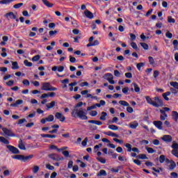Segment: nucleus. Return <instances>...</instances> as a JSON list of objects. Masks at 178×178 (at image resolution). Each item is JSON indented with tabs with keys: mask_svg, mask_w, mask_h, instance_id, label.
I'll return each instance as SVG.
<instances>
[{
	"mask_svg": "<svg viewBox=\"0 0 178 178\" xmlns=\"http://www.w3.org/2000/svg\"><path fill=\"white\" fill-rule=\"evenodd\" d=\"M101 147H102V144L96 145L94 147L95 152H97L98 151L99 148H101Z\"/></svg>",
	"mask_w": 178,
	"mask_h": 178,
	"instance_id": "obj_56",
	"label": "nucleus"
},
{
	"mask_svg": "<svg viewBox=\"0 0 178 178\" xmlns=\"http://www.w3.org/2000/svg\"><path fill=\"white\" fill-rule=\"evenodd\" d=\"M51 158L54 161H63V157L59 158V156H56V155H52V156H51Z\"/></svg>",
	"mask_w": 178,
	"mask_h": 178,
	"instance_id": "obj_31",
	"label": "nucleus"
},
{
	"mask_svg": "<svg viewBox=\"0 0 178 178\" xmlns=\"http://www.w3.org/2000/svg\"><path fill=\"white\" fill-rule=\"evenodd\" d=\"M104 134L106 136H109L110 137H119V136L111 131H108L107 132H104Z\"/></svg>",
	"mask_w": 178,
	"mask_h": 178,
	"instance_id": "obj_17",
	"label": "nucleus"
},
{
	"mask_svg": "<svg viewBox=\"0 0 178 178\" xmlns=\"http://www.w3.org/2000/svg\"><path fill=\"white\" fill-rule=\"evenodd\" d=\"M83 105H86V103H83V102H80L74 106V110L80 109Z\"/></svg>",
	"mask_w": 178,
	"mask_h": 178,
	"instance_id": "obj_26",
	"label": "nucleus"
},
{
	"mask_svg": "<svg viewBox=\"0 0 178 178\" xmlns=\"http://www.w3.org/2000/svg\"><path fill=\"white\" fill-rule=\"evenodd\" d=\"M83 13L88 19H94V14L91 11L86 10Z\"/></svg>",
	"mask_w": 178,
	"mask_h": 178,
	"instance_id": "obj_10",
	"label": "nucleus"
},
{
	"mask_svg": "<svg viewBox=\"0 0 178 178\" xmlns=\"http://www.w3.org/2000/svg\"><path fill=\"white\" fill-rule=\"evenodd\" d=\"M130 129H136L138 127V122L137 121H133L131 122L129 124Z\"/></svg>",
	"mask_w": 178,
	"mask_h": 178,
	"instance_id": "obj_11",
	"label": "nucleus"
},
{
	"mask_svg": "<svg viewBox=\"0 0 178 178\" xmlns=\"http://www.w3.org/2000/svg\"><path fill=\"white\" fill-rule=\"evenodd\" d=\"M172 44L174 45V49L175 51H178V41H177V40H173Z\"/></svg>",
	"mask_w": 178,
	"mask_h": 178,
	"instance_id": "obj_39",
	"label": "nucleus"
},
{
	"mask_svg": "<svg viewBox=\"0 0 178 178\" xmlns=\"http://www.w3.org/2000/svg\"><path fill=\"white\" fill-rule=\"evenodd\" d=\"M106 171H105V170H100L99 172L97 174V176L99 177L101 176H106Z\"/></svg>",
	"mask_w": 178,
	"mask_h": 178,
	"instance_id": "obj_25",
	"label": "nucleus"
},
{
	"mask_svg": "<svg viewBox=\"0 0 178 178\" xmlns=\"http://www.w3.org/2000/svg\"><path fill=\"white\" fill-rule=\"evenodd\" d=\"M55 104H56V102H55V101H52L51 103L47 104L46 106H47V109H51V108H54V106H55Z\"/></svg>",
	"mask_w": 178,
	"mask_h": 178,
	"instance_id": "obj_24",
	"label": "nucleus"
},
{
	"mask_svg": "<svg viewBox=\"0 0 178 178\" xmlns=\"http://www.w3.org/2000/svg\"><path fill=\"white\" fill-rule=\"evenodd\" d=\"M71 115L72 118H79L81 120H87L88 119L86 109H83V108H80L77 110H73Z\"/></svg>",
	"mask_w": 178,
	"mask_h": 178,
	"instance_id": "obj_1",
	"label": "nucleus"
},
{
	"mask_svg": "<svg viewBox=\"0 0 178 178\" xmlns=\"http://www.w3.org/2000/svg\"><path fill=\"white\" fill-rule=\"evenodd\" d=\"M127 112H128V113H133V112H134V110L131 107L128 106L127 107Z\"/></svg>",
	"mask_w": 178,
	"mask_h": 178,
	"instance_id": "obj_55",
	"label": "nucleus"
},
{
	"mask_svg": "<svg viewBox=\"0 0 178 178\" xmlns=\"http://www.w3.org/2000/svg\"><path fill=\"white\" fill-rule=\"evenodd\" d=\"M55 117L52 115H49L47 118H46V122H54Z\"/></svg>",
	"mask_w": 178,
	"mask_h": 178,
	"instance_id": "obj_37",
	"label": "nucleus"
},
{
	"mask_svg": "<svg viewBox=\"0 0 178 178\" xmlns=\"http://www.w3.org/2000/svg\"><path fill=\"white\" fill-rule=\"evenodd\" d=\"M140 45L143 48V49H146L147 50L149 48L148 44L147 43L140 42Z\"/></svg>",
	"mask_w": 178,
	"mask_h": 178,
	"instance_id": "obj_49",
	"label": "nucleus"
},
{
	"mask_svg": "<svg viewBox=\"0 0 178 178\" xmlns=\"http://www.w3.org/2000/svg\"><path fill=\"white\" fill-rule=\"evenodd\" d=\"M87 143H88V138H85V139L81 143L83 147H86L87 145Z\"/></svg>",
	"mask_w": 178,
	"mask_h": 178,
	"instance_id": "obj_53",
	"label": "nucleus"
},
{
	"mask_svg": "<svg viewBox=\"0 0 178 178\" xmlns=\"http://www.w3.org/2000/svg\"><path fill=\"white\" fill-rule=\"evenodd\" d=\"M172 119L175 122H177V120H178V113H177V111H172Z\"/></svg>",
	"mask_w": 178,
	"mask_h": 178,
	"instance_id": "obj_29",
	"label": "nucleus"
},
{
	"mask_svg": "<svg viewBox=\"0 0 178 178\" xmlns=\"http://www.w3.org/2000/svg\"><path fill=\"white\" fill-rule=\"evenodd\" d=\"M18 147L19 149H23V150L26 149V146H24V144H23V140H22V139H20L19 142Z\"/></svg>",
	"mask_w": 178,
	"mask_h": 178,
	"instance_id": "obj_27",
	"label": "nucleus"
},
{
	"mask_svg": "<svg viewBox=\"0 0 178 178\" xmlns=\"http://www.w3.org/2000/svg\"><path fill=\"white\" fill-rule=\"evenodd\" d=\"M120 105H122V106H129L130 104L124 100H121L119 102Z\"/></svg>",
	"mask_w": 178,
	"mask_h": 178,
	"instance_id": "obj_36",
	"label": "nucleus"
},
{
	"mask_svg": "<svg viewBox=\"0 0 178 178\" xmlns=\"http://www.w3.org/2000/svg\"><path fill=\"white\" fill-rule=\"evenodd\" d=\"M171 94H172V92H170V91L164 92V93H163V98H164V99L165 101H168L169 100V97H169Z\"/></svg>",
	"mask_w": 178,
	"mask_h": 178,
	"instance_id": "obj_20",
	"label": "nucleus"
},
{
	"mask_svg": "<svg viewBox=\"0 0 178 178\" xmlns=\"http://www.w3.org/2000/svg\"><path fill=\"white\" fill-rule=\"evenodd\" d=\"M46 168H47L49 170H54V169H55V167H54V165H51L50 164H47V165H46Z\"/></svg>",
	"mask_w": 178,
	"mask_h": 178,
	"instance_id": "obj_57",
	"label": "nucleus"
},
{
	"mask_svg": "<svg viewBox=\"0 0 178 178\" xmlns=\"http://www.w3.org/2000/svg\"><path fill=\"white\" fill-rule=\"evenodd\" d=\"M165 155H161L159 156V162H160V163H163V162H165Z\"/></svg>",
	"mask_w": 178,
	"mask_h": 178,
	"instance_id": "obj_45",
	"label": "nucleus"
},
{
	"mask_svg": "<svg viewBox=\"0 0 178 178\" xmlns=\"http://www.w3.org/2000/svg\"><path fill=\"white\" fill-rule=\"evenodd\" d=\"M138 158L139 159H148V157H147V155L144 154H140L138 156Z\"/></svg>",
	"mask_w": 178,
	"mask_h": 178,
	"instance_id": "obj_42",
	"label": "nucleus"
},
{
	"mask_svg": "<svg viewBox=\"0 0 178 178\" xmlns=\"http://www.w3.org/2000/svg\"><path fill=\"white\" fill-rule=\"evenodd\" d=\"M126 148H127V151L128 152H131V150L133 149V148H131V145L130 143H127L125 145Z\"/></svg>",
	"mask_w": 178,
	"mask_h": 178,
	"instance_id": "obj_43",
	"label": "nucleus"
},
{
	"mask_svg": "<svg viewBox=\"0 0 178 178\" xmlns=\"http://www.w3.org/2000/svg\"><path fill=\"white\" fill-rule=\"evenodd\" d=\"M171 148L173 149L172 151H178V144L176 143V141L172 142Z\"/></svg>",
	"mask_w": 178,
	"mask_h": 178,
	"instance_id": "obj_28",
	"label": "nucleus"
},
{
	"mask_svg": "<svg viewBox=\"0 0 178 178\" xmlns=\"http://www.w3.org/2000/svg\"><path fill=\"white\" fill-rule=\"evenodd\" d=\"M0 142L3 143V144H6L7 145L9 144V140L3 136H0Z\"/></svg>",
	"mask_w": 178,
	"mask_h": 178,
	"instance_id": "obj_30",
	"label": "nucleus"
},
{
	"mask_svg": "<svg viewBox=\"0 0 178 178\" xmlns=\"http://www.w3.org/2000/svg\"><path fill=\"white\" fill-rule=\"evenodd\" d=\"M42 91H56L57 88L51 86L49 82H43L42 83V86L40 87Z\"/></svg>",
	"mask_w": 178,
	"mask_h": 178,
	"instance_id": "obj_2",
	"label": "nucleus"
},
{
	"mask_svg": "<svg viewBox=\"0 0 178 178\" xmlns=\"http://www.w3.org/2000/svg\"><path fill=\"white\" fill-rule=\"evenodd\" d=\"M106 116H108V114L105 111L102 112L100 120H106Z\"/></svg>",
	"mask_w": 178,
	"mask_h": 178,
	"instance_id": "obj_33",
	"label": "nucleus"
},
{
	"mask_svg": "<svg viewBox=\"0 0 178 178\" xmlns=\"http://www.w3.org/2000/svg\"><path fill=\"white\" fill-rule=\"evenodd\" d=\"M153 124H154L159 130H163V127H162L163 123L162 121H154Z\"/></svg>",
	"mask_w": 178,
	"mask_h": 178,
	"instance_id": "obj_7",
	"label": "nucleus"
},
{
	"mask_svg": "<svg viewBox=\"0 0 178 178\" xmlns=\"http://www.w3.org/2000/svg\"><path fill=\"white\" fill-rule=\"evenodd\" d=\"M14 84H15V81H13V80H10V81L6 82V86H8V87L12 86Z\"/></svg>",
	"mask_w": 178,
	"mask_h": 178,
	"instance_id": "obj_54",
	"label": "nucleus"
},
{
	"mask_svg": "<svg viewBox=\"0 0 178 178\" xmlns=\"http://www.w3.org/2000/svg\"><path fill=\"white\" fill-rule=\"evenodd\" d=\"M105 80H107L110 84H115V81L113 80V74L111 73H107L103 76Z\"/></svg>",
	"mask_w": 178,
	"mask_h": 178,
	"instance_id": "obj_4",
	"label": "nucleus"
},
{
	"mask_svg": "<svg viewBox=\"0 0 178 178\" xmlns=\"http://www.w3.org/2000/svg\"><path fill=\"white\" fill-rule=\"evenodd\" d=\"M34 156L33 154H31L27 156H24V162H26V161H29V159H31Z\"/></svg>",
	"mask_w": 178,
	"mask_h": 178,
	"instance_id": "obj_51",
	"label": "nucleus"
},
{
	"mask_svg": "<svg viewBox=\"0 0 178 178\" xmlns=\"http://www.w3.org/2000/svg\"><path fill=\"white\" fill-rule=\"evenodd\" d=\"M145 99L147 104H149V105H152V106H154V100H152V99L149 96H146Z\"/></svg>",
	"mask_w": 178,
	"mask_h": 178,
	"instance_id": "obj_22",
	"label": "nucleus"
},
{
	"mask_svg": "<svg viewBox=\"0 0 178 178\" xmlns=\"http://www.w3.org/2000/svg\"><path fill=\"white\" fill-rule=\"evenodd\" d=\"M165 37H167V38H172V37H173V34H172V33L168 31L165 33Z\"/></svg>",
	"mask_w": 178,
	"mask_h": 178,
	"instance_id": "obj_61",
	"label": "nucleus"
},
{
	"mask_svg": "<svg viewBox=\"0 0 178 178\" xmlns=\"http://www.w3.org/2000/svg\"><path fill=\"white\" fill-rule=\"evenodd\" d=\"M2 40L3 41L1 42V45L3 46V45H6V42H8V41L9 40V37L4 35L2 37Z\"/></svg>",
	"mask_w": 178,
	"mask_h": 178,
	"instance_id": "obj_18",
	"label": "nucleus"
},
{
	"mask_svg": "<svg viewBox=\"0 0 178 178\" xmlns=\"http://www.w3.org/2000/svg\"><path fill=\"white\" fill-rule=\"evenodd\" d=\"M153 99V106H155V108H159V106L163 105V102L159 97H155Z\"/></svg>",
	"mask_w": 178,
	"mask_h": 178,
	"instance_id": "obj_3",
	"label": "nucleus"
},
{
	"mask_svg": "<svg viewBox=\"0 0 178 178\" xmlns=\"http://www.w3.org/2000/svg\"><path fill=\"white\" fill-rule=\"evenodd\" d=\"M108 129H110V130L116 131V130H119V127L113 124H110L108 125Z\"/></svg>",
	"mask_w": 178,
	"mask_h": 178,
	"instance_id": "obj_34",
	"label": "nucleus"
},
{
	"mask_svg": "<svg viewBox=\"0 0 178 178\" xmlns=\"http://www.w3.org/2000/svg\"><path fill=\"white\" fill-rule=\"evenodd\" d=\"M145 149L147 151L148 154H154V152H155V149L152 147H146Z\"/></svg>",
	"mask_w": 178,
	"mask_h": 178,
	"instance_id": "obj_40",
	"label": "nucleus"
},
{
	"mask_svg": "<svg viewBox=\"0 0 178 178\" xmlns=\"http://www.w3.org/2000/svg\"><path fill=\"white\" fill-rule=\"evenodd\" d=\"M40 55H36L32 58L33 62H37L38 60H40Z\"/></svg>",
	"mask_w": 178,
	"mask_h": 178,
	"instance_id": "obj_48",
	"label": "nucleus"
},
{
	"mask_svg": "<svg viewBox=\"0 0 178 178\" xmlns=\"http://www.w3.org/2000/svg\"><path fill=\"white\" fill-rule=\"evenodd\" d=\"M13 159H18V161H24V156L23 155H15L12 156Z\"/></svg>",
	"mask_w": 178,
	"mask_h": 178,
	"instance_id": "obj_23",
	"label": "nucleus"
},
{
	"mask_svg": "<svg viewBox=\"0 0 178 178\" xmlns=\"http://www.w3.org/2000/svg\"><path fill=\"white\" fill-rule=\"evenodd\" d=\"M171 178H178V175L177 172L170 173Z\"/></svg>",
	"mask_w": 178,
	"mask_h": 178,
	"instance_id": "obj_62",
	"label": "nucleus"
},
{
	"mask_svg": "<svg viewBox=\"0 0 178 178\" xmlns=\"http://www.w3.org/2000/svg\"><path fill=\"white\" fill-rule=\"evenodd\" d=\"M172 155H174V156H176V158H178V151L172 150Z\"/></svg>",
	"mask_w": 178,
	"mask_h": 178,
	"instance_id": "obj_63",
	"label": "nucleus"
},
{
	"mask_svg": "<svg viewBox=\"0 0 178 178\" xmlns=\"http://www.w3.org/2000/svg\"><path fill=\"white\" fill-rule=\"evenodd\" d=\"M12 63V67L13 70H17V69H19L20 67H19V63L17 61H10Z\"/></svg>",
	"mask_w": 178,
	"mask_h": 178,
	"instance_id": "obj_14",
	"label": "nucleus"
},
{
	"mask_svg": "<svg viewBox=\"0 0 178 178\" xmlns=\"http://www.w3.org/2000/svg\"><path fill=\"white\" fill-rule=\"evenodd\" d=\"M122 92H123V94H127V92H129V88L125 87V88H122Z\"/></svg>",
	"mask_w": 178,
	"mask_h": 178,
	"instance_id": "obj_64",
	"label": "nucleus"
},
{
	"mask_svg": "<svg viewBox=\"0 0 178 178\" xmlns=\"http://www.w3.org/2000/svg\"><path fill=\"white\" fill-rule=\"evenodd\" d=\"M119 169H120V167H118L116 168H111V172H112V173H118L119 172Z\"/></svg>",
	"mask_w": 178,
	"mask_h": 178,
	"instance_id": "obj_46",
	"label": "nucleus"
},
{
	"mask_svg": "<svg viewBox=\"0 0 178 178\" xmlns=\"http://www.w3.org/2000/svg\"><path fill=\"white\" fill-rule=\"evenodd\" d=\"M42 2H43L44 5H45V6H47V8H52L54 6V4L49 3L48 0H42Z\"/></svg>",
	"mask_w": 178,
	"mask_h": 178,
	"instance_id": "obj_21",
	"label": "nucleus"
},
{
	"mask_svg": "<svg viewBox=\"0 0 178 178\" xmlns=\"http://www.w3.org/2000/svg\"><path fill=\"white\" fill-rule=\"evenodd\" d=\"M12 2H15V0H1L0 1V4L9 5V3H12Z\"/></svg>",
	"mask_w": 178,
	"mask_h": 178,
	"instance_id": "obj_19",
	"label": "nucleus"
},
{
	"mask_svg": "<svg viewBox=\"0 0 178 178\" xmlns=\"http://www.w3.org/2000/svg\"><path fill=\"white\" fill-rule=\"evenodd\" d=\"M55 118L56 119H58V120H60V122H65L66 119V118L64 117L62 113H56Z\"/></svg>",
	"mask_w": 178,
	"mask_h": 178,
	"instance_id": "obj_6",
	"label": "nucleus"
},
{
	"mask_svg": "<svg viewBox=\"0 0 178 178\" xmlns=\"http://www.w3.org/2000/svg\"><path fill=\"white\" fill-rule=\"evenodd\" d=\"M40 136L43 138H56V136H55V135L41 134Z\"/></svg>",
	"mask_w": 178,
	"mask_h": 178,
	"instance_id": "obj_16",
	"label": "nucleus"
},
{
	"mask_svg": "<svg viewBox=\"0 0 178 178\" xmlns=\"http://www.w3.org/2000/svg\"><path fill=\"white\" fill-rule=\"evenodd\" d=\"M133 86H134L135 92H140V87L138 86V85L134 83H133Z\"/></svg>",
	"mask_w": 178,
	"mask_h": 178,
	"instance_id": "obj_38",
	"label": "nucleus"
},
{
	"mask_svg": "<svg viewBox=\"0 0 178 178\" xmlns=\"http://www.w3.org/2000/svg\"><path fill=\"white\" fill-rule=\"evenodd\" d=\"M24 64L25 66H26L27 67H31V66H33V63L29 62V60H24Z\"/></svg>",
	"mask_w": 178,
	"mask_h": 178,
	"instance_id": "obj_32",
	"label": "nucleus"
},
{
	"mask_svg": "<svg viewBox=\"0 0 178 178\" xmlns=\"http://www.w3.org/2000/svg\"><path fill=\"white\" fill-rule=\"evenodd\" d=\"M5 17H6V19H8V20H9L10 19H16V15L13 12L6 13L5 15Z\"/></svg>",
	"mask_w": 178,
	"mask_h": 178,
	"instance_id": "obj_12",
	"label": "nucleus"
},
{
	"mask_svg": "<svg viewBox=\"0 0 178 178\" xmlns=\"http://www.w3.org/2000/svg\"><path fill=\"white\" fill-rule=\"evenodd\" d=\"M7 148L8 149H9V151H10V152H12L13 154H19V149H17L15 147H13L12 145H7Z\"/></svg>",
	"mask_w": 178,
	"mask_h": 178,
	"instance_id": "obj_8",
	"label": "nucleus"
},
{
	"mask_svg": "<svg viewBox=\"0 0 178 178\" xmlns=\"http://www.w3.org/2000/svg\"><path fill=\"white\" fill-rule=\"evenodd\" d=\"M167 20L168 23H176V20L172 16H168Z\"/></svg>",
	"mask_w": 178,
	"mask_h": 178,
	"instance_id": "obj_41",
	"label": "nucleus"
},
{
	"mask_svg": "<svg viewBox=\"0 0 178 178\" xmlns=\"http://www.w3.org/2000/svg\"><path fill=\"white\" fill-rule=\"evenodd\" d=\"M148 59L150 65H154L155 63V60H154V58L152 56H149Z\"/></svg>",
	"mask_w": 178,
	"mask_h": 178,
	"instance_id": "obj_59",
	"label": "nucleus"
},
{
	"mask_svg": "<svg viewBox=\"0 0 178 178\" xmlns=\"http://www.w3.org/2000/svg\"><path fill=\"white\" fill-rule=\"evenodd\" d=\"M38 170H40V167H38V165H35V166L33 168V173H38Z\"/></svg>",
	"mask_w": 178,
	"mask_h": 178,
	"instance_id": "obj_50",
	"label": "nucleus"
},
{
	"mask_svg": "<svg viewBox=\"0 0 178 178\" xmlns=\"http://www.w3.org/2000/svg\"><path fill=\"white\" fill-rule=\"evenodd\" d=\"M96 159L98 162H100V163H106V159L102 157H97Z\"/></svg>",
	"mask_w": 178,
	"mask_h": 178,
	"instance_id": "obj_35",
	"label": "nucleus"
},
{
	"mask_svg": "<svg viewBox=\"0 0 178 178\" xmlns=\"http://www.w3.org/2000/svg\"><path fill=\"white\" fill-rule=\"evenodd\" d=\"M162 140L165 143H172V136L170 135H164Z\"/></svg>",
	"mask_w": 178,
	"mask_h": 178,
	"instance_id": "obj_13",
	"label": "nucleus"
},
{
	"mask_svg": "<svg viewBox=\"0 0 178 178\" xmlns=\"http://www.w3.org/2000/svg\"><path fill=\"white\" fill-rule=\"evenodd\" d=\"M22 6H23V3H19L17 4H15L13 6L14 9H19V8H22Z\"/></svg>",
	"mask_w": 178,
	"mask_h": 178,
	"instance_id": "obj_44",
	"label": "nucleus"
},
{
	"mask_svg": "<svg viewBox=\"0 0 178 178\" xmlns=\"http://www.w3.org/2000/svg\"><path fill=\"white\" fill-rule=\"evenodd\" d=\"M23 104V100L18 99L15 102V103L11 104L10 106H14L15 108H17V106H19V105H22Z\"/></svg>",
	"mask_w": 178,
	"mask_h": 178,
	"instance_id": "obj_15",
	"label": "nucleus"
},
{
	"mask_svg": "<svg viewBox=\"0 0 178 178\" xmlns=\"http://www.w3.org/2000/svg\"><path fill=\"white\" fill-rule=\"evenodd\" d=\"M143 66H144L143 63H138L136 65L138 70H141V67H143Z\"/></svg>",
	"mask_w": 178,
	"mask_h": 178,
	"instance_id": "obj_58",
	"label": "nucleus"
},
{
	"mask_svg": "<svg viewBox=\"0 0 178 178\" xmlns=\"http://www.w3.org/2000/svg\"><path fill=\"white\" fill-rule=\"evenodd\" d=\"M131 47L134 48V49H138V47L137 46V44H136V42H132L131 43Z\"/></svg>",
	"mask_w": 178,
	"mask_h": 178,
	"instance_id": "obj_60",
	"label": "nucleus"
},
{
	"mask_svg": "<svg viewBox=\"0 0 178 178\" xmlns=\"http://www.w3.org/2000/svg\"><path fill=\"white\" fill-rule=\"evenodd\" d=\"M22 83L24 84V86H26L27 87L30 86V81L27 79H24Z\"/></svg>",
	"mask_w": 178,
	"mask_h": 178,
	"instance_id": "obj_52",
	"label": "nucleus"
},
{
	"mask_svg": "<svg viewBox=\"0 0 178 178\" xmlns=\"http://www.w3.org/2000/svg\"><path fill=\"white\" fill-rule=\"evenodd\" d=\"M2 131H3L4 134L8 137H16V135L10 129L2 128Z\"/></svg>",
	"mask_w": 178,
	"mask_h": 178,
	"instance_id": "obj_5",
	"label": "nucleus"
},
{
	"mask_svg": "<svg viewBox=\"0 0 178 178\" xmlns=\"http://www.w3.org/2000/svg\"><path fill=\"white\" fill-rule=\"evenodd\" d=\"M168 161V169L169 170H173L175 168H176V163L173 161H169L167 159Z\"/></svg>",
	"mask_w": 178,
	"mask_h": 178,
	"instance_id": "obj_9",
	"label": "nucleus"
},
{
	"mask_svg": "<svg viewBox=\"0 0 178 178\" xmlns=\"http://www.w3.org/2000/svg\"><path fill=\"white\" fill-rule=\"evenodd\" d=\"M31 83L34 86V87H40V82H38V81H32Z\"/></svg>",
	"mask_w": 178,
	"mask_h": 178,
	"instance_id": "obj_47",
	"label": "nucleus"
}]
</instances>
